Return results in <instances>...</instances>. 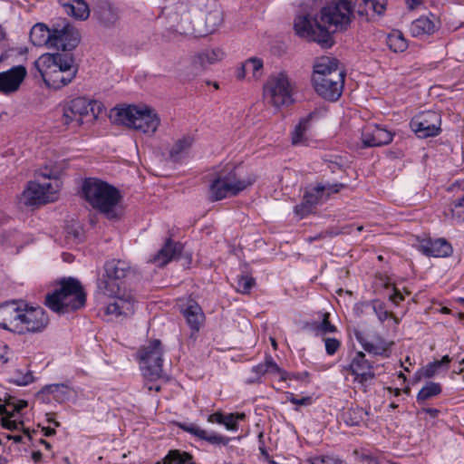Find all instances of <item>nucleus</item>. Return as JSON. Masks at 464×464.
Here are the masks:
<instances>
[{
    "mask_svg": "<svg viewBox=\"0 0 464 464\" xmlns=\"http://www.w3.org/2000/svg\"><path fill=\"white\" fill-rule=\"evenodd\" d=\"M451 359L449 355H444L441 360L440 361H434L432 362L428 363L423 369H422V375L425 378H431L436 374L438 370L441 366L448 367L449 363L450 362Z\"/></svg>",
    "mask_w": 464,
    "mask_h": 464,
    "instance_id": "38",
    "label": "nucleus"
},
{
    "mask_svg": "<svg viewBox=\"0 0 464 464\" xmlns=\"http://www.w3.org/2000/svg\"><path fill=\"white\" fill-rule=\"evenodd\" d=\"M9 381L16 385L24 386L33 382L34 376L31 372L23 373L20 371H16Z\"/></svg>",
    "mask_w": 464,
    "mask_h": 464,
    "instance_id": "44",
    "label": "nucleus"
},
{
    "mask_svg": "<svg viewBox=\"0 0 464 464\" xmlns=\"http://www.w3.org/2000/svg\"><path fill=\"white\" fill-rule=\"evenodd\" d=\"M183 431L188 432L191 435H205V432L200 430L198 426H196L193 423H184V424H178Z\"/></svg>",
    "mask_w": 464,
    "mask_h": 464,
    "instance_id": "49",
    "label": "nucleus"
},
{
    "mask_svg": "<svg viewBox=\"0 0 464 464\" xmlns=\"http://www.w3.org/2000/svg\"><path fill=\"white\" fill-rule=\"evenodd\" d=\"M53 35V28L49 29L44 24H36L30 31V40L35 46L46 45L51 48Z\"/></svg>",
    "mask_w": 464,
    "mask_h": 464,
    "instance_id": "25",
    "label": "nucleus"
},
{
    "mask_svg": "<svg viewBox=\"0 0 464 464\" xmlns=\"http://www.w3.org/2000/svg\"><path fill=\"white\" fill-rule=\"evenodd\" d=\"M244 65L249 72H252L254 78H258L261 75L263 68V61L261 59L251 57L244 63Z\"/></svg>",
    "mask_w": 464,
    "mask_h": 464,
    "instance_id": "41",
    "label": "nucleus"
},
{
    "mask_svg": "<svg viewBox=\"0 0 464 464\" xmlns=\"http://www.w3.org/2000/svg\"><path fill=\"white\" fill-rule=\"evenodd\" d=\"M355 336L357 341L367 353L383 357L389 356V344L384 339L378 338V340L373 343L367 341L361 333H355Z\"/></svg>",
    "mask_w": 464,
    "mask_h": 464,
    "instance_id": "27",
    "label": "nucleus"
},
{
    "mask_svg": "<svg viewBox=\"0 0 464 464\" xmlns=\"http://www.w3.org/2000/svg\"><path fill=\"white\" fill-rule=\"evenodd\" d=\"M354 454L357 455L358 459H362V460H365L367 461L368 463L370 462L371 459L373 457L370 454H366V453H361L359 454L358 450H354Z\"/></svg>",
    "mask_w": 464,
    "mask_h": 464,
    "instance_id": "60",
    "label": "nucleus"
},
{
    "mask_svg": "<svg viewBox=\"0 0 464 464\" xmlns=\"http://www.w3.org/2000/svg\"><path fill=\"white\" fill-rule=\"evenodd\" d=\"M17 334H36L43 332L49 324L45 310L40 306H31L24 302Z\"/></svg>",
    "mask_w": 464,
    "mask_h": 464,
    "instance_id": "13",
    "label": "nucleus"
},
{
    "mask_svg": "<svg viewBox=\"0 0 464 464\" xmlns=\"http://www.w3.org/2000/svg\"><path fill=\"white\" fill-rule=\"evenodd\" d=\"M68 14L79 20H86L90 15V9L84 0H60Z\"/></svg>",
    "mask_w": 464,
    "mask_h": 464,
    "instance_id": "29",
    "label": "nucleus"
},
{
    "mask_svg": "<svg viewBox=\"0 0 464 464\" xmlns=\"http://www.w3.org/2000/svg\"><path fill=\"white\" fill-rule=\"evenodd\" d=\"M66 387L63 384H50L44 387L37 394L38 397H43L46 392L54 394V399L59 400L58 392L64 393L63 390Z\"/></svg>",
    "mask_w": 464,
    "mask_h": 464,
    "instance_id": "45",
    "label": "nucleus"
},
{
    "mask_svg": "<svg viewBox=\"0 0 464 464\" xmlns=\"http://www.w3.org/2000/svg\"><path fill=\"white\" fill-rule=\"evenodd\" d=\"M37 175L45 179H54V182L30 181L23 192V199L25 205L34 206L53 202L56 199V193L59 188L57 181L60 175L59 169L45 166L44 169L37 172Z\"/></svg>",
    "mask_w": 464,
    "mask_h": 464,
    "instance_id": "8",
    "label": "nucleus"
},
{
    "mask_svg": "<svg viewBox=\"0 0 464 464\" xmlns=\"http://www.w3.org/2000/svg\"><path fill=\"white\" fill-rule=\"evenodd\" d=\"M390 300L395 304H398L404 300V296L399 290L394 289L393 294L390 296Z\"/></svg>",
    "mask_w": 464,
    "mask_h": 464,
    "instance_id": "54",
    "label": "nucleus"
},
{
    "mask_svg": "<svg viewBox=\"0 0 464 464\" xmlns=\"http://www.w3.org/2000/svg\"><path fill=\"white\" fill-rule=\"evenodd\" d=\"M143 375L150 380L162 376V347L160 340H153L139 352Z\"/></svg>",
    "mask_w": 464,
    "mask_h": 464,
    "instance_id": "11",
    "label": "nucleus"
},
{
    "mask_svg": "<svg viewBox=\"0 0 464 464\" xmlns=\"http://www.w3.org/2000/svg\"><path fill=\"white\" fill-rule=\"evenodd\" d=\"M85 200L108 218L116 217L115 208L121 196L118 188L98 179L89 178L82 185Z\"/></svg>",
    "mask_w": 464,
    "mask_h": 464,
    "instance_id": "6",
    "label": "nucleus"
},
{
    "mask_svg": "<svg viewBox=\"0 0 464 464\" xmlns=\"http://www.w3.org/2000/svg\"><path fill=\"white\" fill-rule=\"evenodd\" d=\"M263 437H259L260 439V446H259V449H260V451H261V454L264 456V458L269 462V459H272L267 452V450L265 446V442L263 441L262 440Z\"/></svg>",
    "mask_w": 464,
    "mask_h": 464,
    "instance_id": "55",
    "label": "nucleus"
},
{
    "mask_svg": "<svg viewBox=\"0 0 464 464\" xmlns=\"http://www.w3.org/2000/svg\"><path fill=\"white\" fill-rule=\"evenodd\" d=\"M410 125L420 139L435 137L441 131V117L433 111H422L411 119Z\"/></svg>",
    "mask_w": 464,
    "mask_h": 464,
    "instance_id": "14",
    "label": "nucleus"
},
{
    "mask_svg": "<svg viewBox=\"0 0 464 464\" xmlns=\"http://www.w3.org/2000/svg\"><path fill=\"white\" fill-rule=\"evenodd\" d=\"M441 392V387L439 383L429 382L423 386L417 395L419 403L425 401L432 397L439 395Z\"/></svg>",
    "mask_w": 464,
    "mask_h": 464,
    "instance_id": "37",
    "label": "nucleus"
},
{
    "mask_svg": "<svg viewBox=\"0 0 464 464\" xmlns=\"http://www.w3.org/2000/svg\"><path fill=\"white\" fill-rule=\"evenodd\" d=\"M292 376L296 380H303L304 378H306L308 376V372H304L303 373L293 374Z\"/></svg>",
    "mask_w": 464,
    "mask_h": 464,
    "instance_id": "64",
    "label": "nucleus"
},
{
    "mask_svg": "<svg viewBox=\"0 0 464 464\" xmlns=\"http://www.w3.org/2000/svg\"><path fill=\"white\" fill-rule=\"evenodd\" d=\"M24 65H16L0 72V93L9 95L17 92L26 76Z\"/></svg>",
    "mask_w": 464,
    "mask_h": 464,
    "instance_id": "18",
    "label": "nucleus"
},
{
    "mask_svg": "<svg viewBox=\"0 0 464 464\" xmlns=\"http://www.w3.org/2000/svg\"><path fill=\"white\" fill-rule=\"evenodd\" d=\"M42 452L40 450H34L32 452V459L34 463H39L42 460Z\"/></svg>",
    "mask_w": 464,
    "mask_h": 464,
    "instance_id": "61",
    "label": "nucleus"
},
{
    "mask_svg": "<svg viewBox=\"0 0 464 464\" xmlns=\"http://www.w3.org/2000/svg\"><path fill=\"white\" fill-rule=\"evenodd\" d=\"M237 291L242 294H249L252 287L255 285L256 281L254 277L243 275L237 277Z\"/></svg>",
    "mask_w": 464,
    "mask_h": 464,
    "instance_id": "42",
    "label": "nucleus"
},
{
    "mask_svg": "<svg viewBox=\"0 0 464 464\" xmlns=\"http://www.w3.org/2000/svg\"><path fill=\"white\" fill-rule=\"evenodd\" d=\"M424 411L430 414L431 417H436L438 415V413L440 412L439 410L437 409H434V408H428V409H424Z\"/></svg>",
    "mask_w": 464,
    "mask_h": 464,
    "instance_id": "63",
    "label": "nucleus"
},
{
    "mask_svg": "<svg viewBox=\"0 0 464 464\" xmlns=\"http://www.w3.org/2000/svg\"><path fill=\"white\" fill-rule=\"evenodd\" d=\"M244 412H223L217 411L208 416V421L223 425L229 431H237L239 424L246 420Z\"/></svg>",
    "mask_w": 464,
    "mask_h": 464,
    "instance_id": "23",
    "label": "nucleus"
},
{
    "mask_svg": "<svg viewBox=\"0 0 464 464\" xmlns=\"http://www.w3.org/2000/svg\"><path fill=\"white\" fill-rule=\"evenodd\" d=\"M246 72H249L247 71V69L246 68V66L243 63L242 66L237 71V79H240V80L243 79L246 76Z\"/></svg>",
    "mask_w": 464,
    "mask_h": 464,
    "instance_id": "62",
    "label": "nucleus"
},
{
    "mask_svg": "<svg viewBox=\"0 0 464 464\" xmlns=\"http://www.w3.org/2000/svg\"><path fill=\"white\" fill-rule=\"evenodd\" d=\"M96 102L89 101L84 97H77L65 102L62 107V123L67 127H79L83 123V118L91 112L95 115Z\"/></svg>",
    "mask_w": 464,
    "mask_h": 464,
    "instance_id": "12",
    "label": "nucleus"
},
{
    "mask_svg": "<svg viewBox=\"0 0 464 464\" xmlns=\"http://www.w3.org/2000/svg\"><path fill=\"white\" fill-rule=\"evenodd\" d=\"M193 142L194 139L190 135H186L177 140L169 150L170 160L174 162L182 160L188 153Z\"/></svg>",
    "mask_w": 464,
    "mask_h": 464,
    "instance_id": "32",
    "label": "nucleus"
},
{
    "mask_svg": "<svg viewBox=\"0 0 464 464\" xmlns=\"http://www.w3.org/2000/svg\"><path fill=\"white\" fill-rule=\"evenodd\" d=\"M393 135L386 129L377 125L367 126L362 132V141L364 147L384 146L392 142Z\"/></svg>",
    "mask_w": 464,
    "mask_h": 464,
    "instance_id": "20",
    "label": "nucleus"
},
{
    "mask_svg": "<svg viewBox=\"0 0 464 464\" xmlns=\"http://www.w3.org/2000/svg\"><path fill=\"white\" fill-rule=\"evenodd\" d=\"M34 65L46 86L54 90L72 82L78 71L71 53H44Z\"/></svg>",
    "mask_w": 464,
    "mask_h": 464,
    "instance_id": "3",
    "label": "nucleus"
},
{
    "mask_svg": "<svg viewBox=\"0 0 464 464\" xmlns=\"http://www.w3.org/2000/svg\"><path fill=\"white\" fill-rule=\"evenodd\" d=\"M372 310L374 312V314H376V316L378 317V319L380 320V322H384L388 317H390L391 315V313H389L385 307H384V304L378 301V300H374L372 301Z\"/></svg>",
    "mask_w": 464,
    "mask_h": 464,
    "instance_id": "46",
    "label": "nucleus"
},
{
    "mask_svg": "<svg viewBox=\"0 0 464 464\" xmlns=\"http://www.w3.org/2000/svg\"><path fill=\"white\" fill-rule=\"evenodd\" d=\"M110 120L115 124L125 125L148 134H153L160 121L153 110L149 108L140 110L134 105L113 108L111 111Z\"/></svg>",
    "mask_w": 464,
    "mask_h": 464,
    "instance_id": "7",
    "label": "nucleus"
},
{
    "mask_svg": "<svg viewBox=\"0 0 464 464\" xmlns=\"http://www.w3.org/2000/svg\"><path fill=\"white\" fill-rule=\"evenodd\" d=\"M130 264L121 259H111L104 264V276L99 278L97 286L100 293L113 297L112 303L108 304L106 314L119 316H130L134 314L135 301L130 295H117L120 291L119 282H121L130 273Z\"/></svg>",
    "mask_w": 464,
    "mask_h": 464,
    "instance_id": "2",
    "label": "nucleus"
},
{
    "mask_svg": "<svg viewBox=\"0 0 464 464\" xmlns=\"http://www.w3.org/2000/svg\"><path fill=\"white\" fill-rule=\"evenodd\" d=\"M411 33L414 37L432 34L437 30L434 20L428 16H420L414 20L410 27Z\"/></svg>",
    "mask_w": 464,
    "mask_h": 464,
    "instance_id": "30",
    "label": "nucleus"
},
{
    "mask_svg": "<svg viewBox=\"0 0 464 464\" xmlns=\"http://www.w3.org/2000/svg\"><path fill=\"white\" fill-rule=\"evenodd\" d=\"M264 365L267 366V372H278L281 375L282 380H286V372H282L278 365L274 362L271 356L266 359Z\"/></svg>",
    "mask_w": 464,
    "mask_h": 464,
    "instance_id": "48",
    "label": "nucleus"
},
{
    "mask_svg": "<svg viewBox=\"0 0 464 464\" xmlns=\"http://www.w3.org/2000/svg\"><path fill=\"white\" fill-rule=\"evenodd\" d=\"M325 190V185H317L307 189L304 195L302 203L295 206V213L301 217H304L309 214L313 208L319 203Z\"/></svg>",
    "mask_w": 464,
    "mask_h": 464,
    "instance_id": "22",
    "label": "nucleus"
},
{
    "mask_svg": "<svg viewBox=\"0 0 464 464\" xmlns=\"http://www.w3.org/2000/svg\"><path fill=\"white\" fill-rule=\"evenodd\" d=\"M286 399L295 405H308L311 403V397H303L301 399H297L292 392L286 393Z\"/></svg>",
    "mask_w": 464,
    "mask_h": 464,
    "instance_id": "50",
    "label": "nucleus"
},
{
    "mask_svg": "<svg viewBox=\"0 0 464 464\" xmlns=\"http://www.w3.org/2000/svg\"><path fill=\"white\" fill-rule=\"evenodd\" d=\"M345 74L338 68V61L324 56L314 65L312 82L316 93L329 102H336L342 95Z\"/></svg>",
    "mask_w": 464,
    "mask_h": 464,
    "instance_id": "4",
    "label": "nucleus"
},
{
    "mask_svg": "<svg viewBox=\"0 0 464 464\" xmlns=\"http://www.w3.org/2000/svg\"><path fill=\"white\" fill-rule=\"evenodd\" d=\"M306 464H346L343 459L335 455H316L305 459Z\"/></svg>",
    "mask_w": 464,
    "mask_h": 464,
    "instance_id": "39",
    "label": "nucleus"
},
{
    "mask_svg": "<svg viewBox=\"0 0 464 464\" xmlns=\"http://www.w3.org/2000/svg\"><path fill=\"white\" fill-rule=\"evenodd\" d=\"M252 372L256 373L258 379L261 375L267 372V366L264 365V363H260L258 365H256L252 368Z\"/></svg>",
    "mask_w": 464,
    "mask_h": 464,
    "instance_id": "53",
    "label": "nucleus"
},
{
    "mask_svg": "<svg viewBox=\"0 0 464 464\" xmlns=\"http://www.w3.org/2000/svg\"><path fill=\"white\" fill-rule=\"evenodd\" d=\"M47 421L49 422V425L43 428V430L44 431V435H53L55 433L54 427H58L60 423L52 418H48Z\"/></svg>",
    "mask_w": 464,
    "mask_h": 464,
    "instance_id": "52",
    "label": "nucleus"
},
{
    "mask_svg": "<svg viewBox=\"0 0 464 464\" xmlns=\"http://www.w3.org/2000/svg\"><path fill=\"white\" fill-rule=\"evenodd\" d=\"M162 464H196L193 456L186 451L171 450L161 461Z\"/></svg>",
    "mask_w": 464,
    "mask_h": 464,
    "instance_id": "34",
    "label": "nucleus"
},
{
    "mask_svg": "<svg viewBox=\"0 0 464 464\" xmlns=\"http://www.w3.org/2000/svg\"><path fill=\"white\" fill-rule=\"evenodd\" d=\"M251 184L250 180L238 179L234 167L227 166L218 172L212 180L209 187V199L218 201L227 197L236 196Z\"/></svg>",
    "mask_w": 464,
    "mask_h": 464,
    "instance_id": "9",
    "label": "nucleus"
},
{
    "mask_svg": "<svg viewBox=\"0 0 464 464\" xmlns=\"http://www.w3.org/2000/svg\"><path fill=\"white\" fill-rule=\"evenodd\" d=\"M452 207L454 208H463L464 207V195L461 196L460 198L455 199L453 202H452Z\"/></svg>",
    "mask_w": 464,
    "mask_h": 464,
    "instance_id": "59",
    "label": "nucleus"
},
{
    "mask_svg": "<svg viewBox=\"0 0 464 464\" xmlns=\"http://www.w3.org/2000/svg\"><path fill=\"white\" fill-rule=\"evenodd\" d=\"M420 250L428 256L445 257L452 253V247L444 238L425 240L420 245Z\"/></svg>",
    "mask_w": 464,
    "mask_h": 464,
    "instance_id": "24",
    "label": "nucleus"
},
{
    "mask_svg": "<svg viewBox=\"0 0 464 464\" xmlns=\"http://www.w3.org/2000/svg\"><path fill=\"white\" fill-rule=\"evenodd\" d=\"M59 287L45 296V305L57 314H66L84 306L86 294L81 282L73 277L59 281Z\"/></svg>",
    "mask_w": 464,
    "mask_h": 464,
    "instance_id": "5",
    "label": "nucleus"
},
{
    "mask_svg": "<svg viewBox=\"0 0 464 464\" xmlns=\"http://www.w3.org/2000/svg\"><path fill=\"white\" fill-rule=\"evenodd\" d=\"M325 351L328 355H334L340 348L341 343L336 338H324V339Z\"/></svg>",
    "mask_w": 464,
    "mask_h": 464,
    "instance_id": "47",
    "label": "nucleus"
},
{
    "mask_svg": "<svg viewBox=\"0 0 464 464\" xmlns=\"http://www.w3.org/2000/svg\"><path fill=\"white\" fill-rule=\"evenodd\" d=\"M24 301L12 300L0 304V327L17 333Z\"/></svg>",
    "mask_w": 464,
    "mask_h": 464,
    "instance_id": "16",
    "label": "nucleus"
},
{
    "mask_svg": "<svg viewBox=\"0 0 464 464\" xmlns=\"http://www.w3.org/2000/svg\"><path fill=\"white\" fill-rule=\"evenodd\" d=\"M326 187V190L327 191V194L329 195L330 193H337L341 188L343 187V184H333V185H327L325 186Z\"/></svg>",
    "mask_w": 464,
    "mask_h": 464,
    "instance_id": "56",
    "label": "nucleus"
},
{
    "mask_svg": "<svg viewBox=\"0 0 464 464\" xmlns=\"http://www.w3.org/2000/svg\"><path fill=\"white\" fill-rule=\"evenodd\" d=\"M295 83L285 72L270 75L264 86V96L268 103L280 108L294 102Z\"/></svg>",
    "mask_w": 464,
    "mask_h": 464,
    "instance_id": "10",
    "label": "nucleus"
},
{
    "mask_svg": "<svg viewBox=\"0 0 464 464\" xmlns=\"http://www.w3.org/2000/svg\"><path fill=\"white\" fill-rule=\"evenodd\" d=\"M182 251V245L168 238L163 246L155 254L149 262L158 267H163L170 261L176 259Z\"/></svg>",
    "mask_w": 464,
    "mask_h": 464,
    "instance_id": "21",
    "label": "nucleus"
},
{
    "mask_svg": "<svg viewBox=\"0 0 464 464\" xmlns=\"http://www.w3.org/2000/svg\"><path fill=\"white\" fill-rule=\"evenodd\" d=\"M96 14L99 21L105 26L115 24L119 18L117 9L108 2L99 4Z\"/></svg>",
    "mask_w": 464,
    "mask_h": 464,
    "instance_id": "33",
    "label": "nucleus"
},
{
    "mask_svg": "<svg viewBox=\"0 0 464 464\" xmlns=\"http://www.w3.org/2000/svg\"><path fill=\"white\" fill-rule=\"evenodd\" d=\"M224 53L220 49H206L197 53L193 58V64L198 69H205L208 65L223 59Z\"/></svg>",
    "mask_w": 464,
    "mask_h": 464,
    "instance_id": "28",
    "label": "nucleus"
},
{
    "mask_svg": "<svg viewBox=\"0 0 464 464\" xmlns=\"http://www.w3.org/2000/svg\"><path fill=\"white\" fill-rule=\"evenodd\" d=\"M53 34L52 47H54L57 50H62L63 53H68L67 51L73 50L80 43L79 32L68 24H64L61 28L56 26L53 27Z\"/></svg>",
    "mask_w": 464,
    "mask_h": 464,
    "instance_id": "17",
    "label": "nucleus"
},
{
    "mask_svg": "<svg viewBox=\"0 0 464 464\" xmlns=\"http://www.w3.org/2000/svg\"><path fill=\"white\" fill-rule=\"evenodd\" d=\"M322 315V322L314 327V330L323 334L336 332V327L334 324H332L331 322L329 321V313H323Z\"/></svg>",
    "mask_w": 464,
    "mask_h": 464,
    "instance_id": "43",
    "label": "nucleus"
},
{
    "mask_svg": "<svg viewBox=\"0 0 464 464\" xmlns=\"http://www.w3.org/2000/svg\"><path fill=\"white\" fill-rule=\"evenodd\" d=\"M353 17L351 0H333L321 9L319 19H312L308 14L298 15L294 28L299 36L328 48L334 44L332 34L347 30Z\"/></svg>",
    "mask_w": 464,
    "mask_h": 464,
    "instance_id": "1",
    "label": "nucleus"
},
{
    "mask_svg": "<svg viewBox=\"0 0 464 464\" xmlns=\"http://www.w3.org/2000/svg\"><path fill=\"white\" fill-rule=\"evenodd\" d=\"M387 44L394 53L403 52L408 47V43L400 31L392 32L388 35Z\"/></svg>",
    "mask_w": 464,
    "mask_h": 464,
    "instance_id": "35",
    "label": "nucleus"
},
{
    "mask_svg": "<svg viewBox=\"0 0 464 464\" xmlns=\"http://www.w3.org/2000/svg\"><path fill=\"white\" fill-rule=\"evenodd\" d=\"M349 371L355 376V381L363 383L375 377L373 366L362 352H356L348 366Z\"/></svg>",
    "mask_w": 464,
    "mask_h": 464,
    "instance_id": "19",
    "label": "nucleus"
},
{
    "mask_svg": "<svg viewBox=\"0 0 464 464\" xmlns=\"http://www.w3.org/2000/svg\"><path fill=\"white\" fill-rule=\"evenodd\" d=\"M175 31L185 35L192 34L194 33L188 13H183L181 14L180 21L175 25Z\"/></svg>",
    "mask_w": 464,
    "mask_h": 464,
    "instance_id": "40",
    "label": "nucleus"
},
{
    "mask_svg": "<svg viewBox=\"0 0 464 464\" xmlns=\"http://www.w3.org/2000/svg\"><path fill=\"white\" fill-rule=\"evenodd\" d=\"M316 115V112H311L306 117L303 118L298 125L295 127L292 136L293 144H298L303 141L304 135L309 128V123L312 119Z\"/></svg>",
    "mask_w": 464,
    "mask_h": 464,
    "instance_id": "36",
    "label": "nucleus"
},
{
    "mask_svg": "<svg viewBox=\"0 0 464 464\" xmlns=\"http://www.w3.org/2000/svg\"><path fill=\"white\" fill-rule=\"evenodd\" d=\"M27 405L25 401L19 404L6 402L0 404V426L10 431L23 430L24 435H31L28 428H25L24 422L19 420V411Z\"/></svg>",
    "mask_w": 464,
    "mask_h": 464,
    "instance_id": "15",
    "label": "nucleus"
},
{
    "mask_svg": "<svg viewBox=\"0 0 464 464\" xmlns=\"http://www.w3.org/2000/svg\"><path fill=\"white\" fill-rule=\"evenodd\" d=\"M7 353V346L3 345L0 346V363L4 364L8 361V358L5 356Z\"/></svg>",
    "mask_w": 464,
    "mask_h": 464,
    "instance_id": "57",
    "label": "nucleus"
},
{
    "mask_svg": "<svg viewBox=\"0 0 464 464\" xmlns=\"http://www.w3.org/2000/svg\"><path fill=\"white\" fill-rule=\"evenodd\" d=\"M406 3L408 5V8L410 10H413L422 3V0H406Z\"/></svg>",
    "mask_w": 464,
    "mask_h": 464,
    "instance_id": "58",
    "label": "nucleus"
},
{
    "mask_svg": "<svg viewBox=\"0 0 464 464\" xmlns=\"http://www.w3.org/2000/svg\"><path fill=\"white\" fill-rule=\"evenodd\" d=\"M358 5L357 13L361 16L372 14H382L386 9V0H356Z\"/></svg>",
    "mask_w": 464,
    "mask_h": 464,
    "instance_id": "31",
    "label": "nucleus"
},
{
    "mask_svg": "<svg viewBox=\"0 0 464 464\" xmlns=\"http://www.w3.org/2000/svg\"><path fill=\"white\" fill-rule=\"evenodd\" d=\"M182 314L190 329L193 332H198L205 319L201 307L197 303L191 302L182 310Z\"/></svg>",
    "mask_w": 464,
    "mask_h": 464,
    "instance_id": "26",
    "label": "nucleus"
},
{
    "mask_svg": "<svg viewBox=\"0 0 464 464\" xmlns=\"http://www.w3.org/2000/svg\"><path fill=\"white\" fill-rule=\"evenodd\" d=\"M200 439L206 440L208 442L213 445H227L230 439L229 437H199Z\"/></svg>",
    "mask_w": 464,
    "mask_h": 464,
    "instance_id": "51",
    "label": "nucleus"
}]
</instances>
